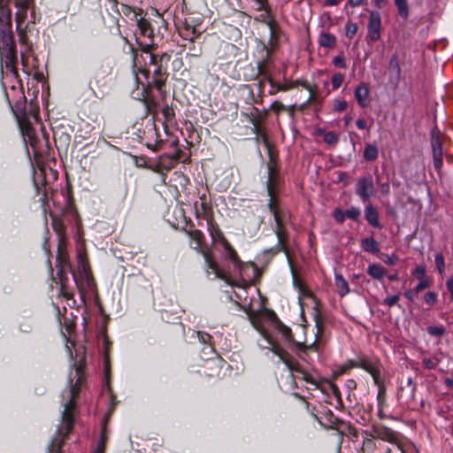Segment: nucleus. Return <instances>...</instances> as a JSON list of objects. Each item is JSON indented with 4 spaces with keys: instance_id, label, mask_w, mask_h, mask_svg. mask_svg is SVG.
I'll list each match as a JSON object with an SVG mask.
<instances>
[{
    "instance_id": "1",
    "label": "nucleus",
    "mask_w": 453,
    "mask_h": 453,
    "mask_svg": "<svg viewBox=\"0 0 453 453\" xmlns=\"http://www.w3.org/2000/svg\"><path fill=\"white\" fill-rule=\"evenodd\" d=\"M134 49L131 46L133 54L134 67L142 73L146 78L149 77L150 70L148 65H154L152 80L149 81V87H155L161 96L162 100L166 96L165 82L168 78L167 65L171 59L169 53L156 55L151 52L153 47Z\"/></svg>"
},
{
    "instance_id": "2",
    "label": "nucleus",
    "mask_w": 453,
    "mask_h": 453,
    "mask_svg": "<svg viewBox=\"0 0 453 453\" xmlns=\"http://www.w3.org/2000/svg\"><path fill=\"white\" fill-rule=\"evenodd\" d=\"M0 60L5 68L18 77V52L12 32V11L7 0H0Z\"/></svg>"
},
{
    "instance_id": "3",
    "label": "nucleus",
    "mask_w": 453,
    "mask_h": 453,
    "mask_svg": "<svg viewBox=\"0 0 453 453\" xmlns=\"http://www.w3.org/2000/svg\"><path fill=\"white\" fill-rule=\"evenodd\" d=\"M86 374L82 363L75 364L74 369L69 374L68 389L62 393L64 411L62 413V426L59 429L61 434L67 435L73 429L74 423V411L76 408V398L85 384Z\"/></svg>"
},
{
    "instance_id": "4",
    "label": "nucleus",
    "mask_w": 453,
    "mask_h": 453,
    "mask_svg": "<svg viewBox=\"0 0 453 453\" xmlns=\"http://www.w3.org/2000/svg\"><path fill=\"white\" fill-rule=\"evenodd\" d=\"M65 205L60 214L50 212L52 227L58 238V259L65 260L68 256L67 251V228L79 226L80 218L70 197H65Z\"/></svg>"
},
{
    "instance_id": "5",
    "label": "nucleus",
    "mask_w": 453,
    "mask_h": 453,
    "mask_svg": "<svg viewBox=\"0 0 453 453\" xmlns=\"http://www.w3.org/2000/svg\"><path fill=\"white\" fill-rule=\"evenodd\" d=\"M182 230L195 242L196 246L193 248L203 255L208 273H210L209 270H211V273L215 274V278L223 280L228 283L229 275L219 266V263L215 260L211 250L206 244L203 233L201 230L196 229L191 221L187 223Z\"/></svg>"
},
{
    "instance_id": "6",
    "label": "nucleus",
    "mask_w": 453,
    "mask_h": 453,
    "mask_svg": "<svg viewBox=\"0 0 453 453\" xmlns=\"http://www.w3.org/2000/svg\"><path fill=\"white\" fill-rule=\"evenodd\" d=\"M268 341V348L273 353L277 355L280 359L288 366L289 371L293 373L295 379L303 380L307 383L315 386H319L318 380L305 371L303 366L296 361L284 348H282L276 341L269 336H265Z\"/></svg>"
},
{
    "instance_id": "7",
    "label": "nucleus",
    "mask_w": 453,
    "mask_h": 453,
    "mask_svg": "<svg viewBox=\"0 0 453 453\" xmlns=\"http://www.w3.org/2000/svg\"><path fill=\"white\" fill-rule=\"evenodd\" d=\"M315 322L317 328L316 340L311 344L296 342L294 340L291 329L280 321L276 324V329L281 334V337L285 342L292 343L296 347L298 356L302 359H305L304 356L307 355L310 351H319V344L323 339L325 326L324 322L319 315L316 316Z\"/></svg>"
},
{
    "instance_id": "8",
    "label": "nucleus",
    "mask_w": 453,
    "mask_h": 453,
    "mask_svg": "<svg viewBox=\"0 0 453 453\" xmlns=\"http://www.w3.org/2000/svg\"><path fill=\"white\" fill-rule=\"evenodd\" d=\"M65 260L58 259V255H57V276L59 279V284H60V289H59V296L64 297L67 302L73 300V304L75 303V301L73 300L74 293L73 289L68 285V278L66 276V273L69 271L72 273L73 277L75 280V283L77 287H80L79 280L77 278V275L74 272H73L71 264L69 261V256H65Z\"/></svg>"
},
{
    "instance_id": "9",
    "label": "nucleus",
    "mask_w": 453,
    "mask_h": 453,
    "mask_svg": "<svg viewBox=\"0 0 453 453\" xmlns=\"http://www.w3.org/2000/svg\"><path fill=\"white\" fill-rule=\"evenodd\" d=\"M24 140L31 146L35 157H41L48 153L50 149V134L45 127L41 126L40 133L36 134L31 125V132H22Z\"/></svg>"
},
{
    "instance_id": "10",
    "label": "nucleus",
    "mask_w": 453,
    "mask_h": 453,
    "mask_svg": "<svg viewBox=\"0 0 453 453\" xmlns=\"http://www.w3.org/2000/svg\"><path fill=\"white\" fill-rule=\"evenodd\" d=\"M220 246L222 247L221 254L223 258L232 263L234 270L240 274L241 277H243L246 270L249 268H252L254 272L257 271V267L254 263H244L240 259L236 250L231 245L228 240L222 243Z\"/></svg>"
},
{
    "instance_id": "11",
    "label": "nucleus",
    "mask_w": 453,
    "mask_h": 453,
    "mask_svg": "<svg viewBox=\"0 0 453 453\" xmlns=\"http://www.w3.org/2000/svg\"><path fill=\"white\" fill-rule=\"evenodd\" d=\"M213 356L214 357L202 356V358L204 359V364L200 372L209 378L220 379L222 377V372L225 369H228L229 365L217 353Z\"/></svg>"
},
{
    "instance_id": "12",
    "label": "nucleus",
    "mask_w": 453,
    "mask_h": 453,
    "mask_svg": "<svg viewBox=\"0 0 453 453\" xmlns=\"http://www.w3.org/2000/svg\"><path fill=\"white\" fill-rule=\"evenodd\" d=\"M137 31L134 33L140 47H154V30L150 21L143 18L136 19Z\"/></svg>"
},
{
    "instance_id": "13",
    "label": "nucleus",
    "mask_w": 453,
    "mask_h": 453,
    "mask_svg": "<svg viewBox=\"0 0 453 453\" xmlns=\"http://www.w3.org/2000/svg\"><path fill=\"white\" fill-rule=\"evenodd\" d=\"M443 141V134L439 131L437 127L434 128L431 133V147L433 150L434 166L438 173L442 167Z\"/></svg>"
},
{
    "instance_id": "14",
    "label": "nucleus",
    "mask_w": 453,
    "mask_h": 453,
    "mask_svg": "<svg viewBox=\"0 0 453 453\" xmlns=\"http://www.w3.org/2000/svg\"><path fill=\"white\" fill-rule=\"evenodd\" d=\"M381 16L378 11H369L366 41L376 42L381 37Z\"/></svg>"
},
{
    "instance_id": "15",
    "label": "nucleus",
    "mask_w": 453,
    "mask_h": 453,
    "mask_svg": "<svg viewBox=\"0 0 453 453\" xmlns=\"http://www.w3.org/2000/svg\"><path fill=\"white\" fill-rule=\"evenodd\" d=\"M375 188L372 177L368 174L360 178L356 185V194L365 203L374 195Z\"/></svg>"
},
{
    "instance_id": "16",
    "label": "nucleus",
    "mask_w": 453,
    "mask_h": 453,
    "mask_svg": "<svg viewBox=\"0 0 453 453\" xmlns=\"http://www.w3.org/2000/svg\"><path fill=\"white\" fill-rule=\"evenodd\" d=\"M378 361L372 360L366 357H359L357 361H351L350 367L362 368L369 372L373 380L374 383H378L380 376V367Z\"/></svg>"
},
{
    "instance_id": "17",
    "label": "nucleus",
    "mask_w": 453,
    "mask_h": 453,
    "mask_svg": "<svg viewBox=\"0 0 453 453\" xmlns=\"http://www.w3.org/2000/svg\"><path fill=\"white\" fill-rule=\"evenodd\" d=\"M26 97L20 96L14 106H12V111L18 120L21 132H31V122L25 111Z\"/></svg>"
},
{
    "instance_id": "18",
    "label": "nucleus",
    "mask_w": 453,
    "mask_h": 453,
    "mask_svg": "<svg viewBox=\"0 0 453 453\" xmlns=\"http://www.w3.org/2000/svg\"><path fill=\"white\" fill-rule=\"evenodd\" d=\"M274 233L277 235L278 238V244L275 247L277 249V252L283 251L289 262V264H292V257L290 255L288 244V233L287 230V227L284 223L276 224L274 228Z\"/></svg>"
},
{
    "instance_id": "19",
    "label": "nucleus",
    "mask_w": 453,
    "mask_h": 453,
    "mask_svg": "<svg viewBox=\"0 0 453 453\" xmlns=\"http://www.w3.org/2000/svg\"><path fill=\"white\" fill-rule=\"evenodd\" d=\"M266 25L270 29V48H267L271 53L278 47L279 40L280 39L283 31L273 14H267Z\"/></svg>"
},
{
    "instance_id": "20",
    "label": "nucleus",
    "mask_w": 453,
    "mask_h": 453,
    "mask_svg": "<svg viewBox=\"0 0 453 453\" xmlns=\"http://www.w3.org/2000/svg\"><path fill=\"white\" fill-rule=\"evenodd\" d=\"M281 178L280 174V170L278 169H268V177L266 181V189L268 196H270L269 200H274V202H279L276 198L278 193V188L280 185Z\"/></svg>"
},
{
    "instance_id": "21",
    "label": "nucleus",
    "mask_w": 453,
    "mask_h": 453,
    "mask_svg": "<svg viewBox=\"0 0 453 453\" xmlns=\"http://www.w3.org/2000/svg\"><path fill=\"white\" fill-rule=\"evenodd\" d=\"M374 437L395 444L400 448V434L389 427L384 426L375 427Z\"/></svg>"
},
{
    "instance_id": "22",
    "label": "nucleus",
    "mask_w": 453,
    "mask_h": 453,
    "mask_svg": "<svg viewBox=\"0 0 453 453\" xmlns=\"http://www.w3.org/2000/svg\"><path fill=\"white\" fill-rule=\"evenodd\" d=\"M33 0H15V5L17 7L16 12V28L23 27L24 23L27 18V10Z\"/></svg>"
},
{
    "instance_id": "23",
    "label": "nucleus",
    "mask_w": 453,
    "mask_h": 453,
    "mask_svg": "<svg viewBox=\"0 0 453 453\" xmlns=\"http://www.w3.org/2000/svg\"><path fill=\"white\" fill-rule=\"evenodd\" d=\"M354 96L358 104V105L362 108H366L370 104V90L365 82H361L354 91Z\"/></svg>"
},
{
    "instance_id": "24",
    "label": "nucleus",
    "mask_w": 453,
    "mask_h": 453,
    "mask_svg": "<svg viewBox=\"0 0 453 453\" xmlns=\"http://www.w3.org/2000/svg\"><path fill=\"white\" fill-rule=\"evenodd\" d=\"M207 229L214 244L221 245L227 241L219 225L213 220V219H208Z\"/></svg>"
},
{
    "instance_id": "25",
    "label": "nucleus",
    "mask_w": 453,
    "mask_h": 453,
    "mask_svg": "<svg viewBox=\"0 0 453 453\" xmlns=\"http://www.w3.org/2000/svg\"><path fill=\"white\" fill-rule=\"evenodd\" d=\"M194 211L197 219H206V221L212 219V217L210 216L211 209L206 203L205 194L200 196V202H196L194 203Z\"/></svg>"
},
{
    "instance_id": "26",
    "label": "nucleus",
    "mask_w": 453,
    "mask_h": 453,
    "mask_svg": "<svg viewBox=\"0 0 453 453\" xmlns=\"http://www.w3.org/2000/svg\"><path fill=\"white\" fill-rule=\"evenodd\" d=\"M179 35L184 39L194 42L198 38L201 32L195 25L188 23L187 20L179 27Z\"/></svg>"
},
{
    "instance_id": "27",
    "label": "nucleus",
    "mask_w": 453,
    "mask_h": 453,
    "mask_svg": "<svg viewBox=\"0 0 453 453\" xmlns=\"http://www.w3.org/2000/svg\"><path fill=\"white\" fill-rule=\"evenodd\" d=\"M152 88L153 86L149 87V83L147 84L143 103L146 106L147 113L155 117L158 113L159 104L151 93ZM154 88H156L154 87Z\"/></svg>"
},
{
    "instance_id": "28",
    "label": "nucleus",
    "mask_w": 453,
    "mask_h": 453,
    "mask_svg": "<svg viewBox=\"0 0 453 453\" xmlns=\"http://www.w3.org/2000/svg\"><path fill=\"white\" fill-rule=\"evenodd\" d=\"M388 68L390 71L389 83L394 87H397L401 79V68L396 55L390 58Z\"/></svg>"
},
{
    "instance_id": "29",
    "label": "nucleus",
    "mask_w": 453,
    "mask_h": 453,
    "mask_svg": "<svg viewBox=\"0 0 453 453\" xmlns=\"http://www.w3.org/2000/svg\"><path fill=\"white\" fill-rule=\"evenodd\" d=\"M285 91L297 88L298 86H302L305 89H307L310 92V97L308 99V103L312 102L315 99L316 93H317V88L312 87L306 81L303 80H296L290 82H286L283 84Z\"/></svg>"
},
{
    "instance_id": "30",
    "label": "nucleus",
    "mask_w": 453,
    "mask_h": 453,
    "mask_svg": "<svg viewBox=\"0 0 453 453\" xmlns=\"http://www.w3.org/2000/svg\"><path fill=\"white\" fill-rule=\"evenodd\" d=\"M264 49L265 50V57L257 64L258 73L264 77L263 81H266L270 85H272L275 81L266 71L267 65L271 62V51L265 46H264Z\"/></svg>"
},
{
    "instance_id": "31",
    "label": "nucleus",
    "mask_w": 453,
    "mask_h": 453,
    "mask_svg": "<svg viewBox=\"0 0 453 453\" xmlns=\"http://www.w3.org/2000/svg\"><path fill=\"white\" fill-rule=\"evenodd\" d=\"M264 49L265 50V57L257 64L258 73L264 77L263 81H266L270 85H272L275 81L266 71L267 65L271 62V51L265 46H264Z\"/></svg>"
},
{
    "instance_id": "32",
    "label": "nucleus",
    "mask_w": 453,
    "mask_h": 453,
    "mask_svg": "<svg viewBox=\"0 0 453 453\" xmlns=\"http://www.w3.org/2000/svg\"><path fill=\"white\" fill-rule=\"evenodd\" d=\"M365 218L372 227L380 229L382 225L379 219V211L372 204L368 203L365 208Z\"/></svg>"
},
{
    "instance_id": "33",
    "label": "nucleus",
    "mask_w": 453,
    "mask_h": 453,
    "mask_svg": "<svg viewBox=\"0 0 453 453\" xmlns=\"http://www.w3.org/2000/svg\"><path fill=\"white\" fill-rule=\"evenodd\" d=\"M197 337L200 341V342L205 344L206 346L202 350V356H211V355H216L215 349L212 345V336L205 332L203 331H196Z\"/></svg>"
},
{
    "instance_id": "34",
    "label": "nucleus",
    "mask_w": 453,
    "mask_h": 453,
    "mask_svg": "<svg viewBox=\"0 0 453 453\" xmlns=\"http://www.w3.org/2000/svg\"><path fill=\"white\" fill-rule=\"evenodd\" d=\"M28 27H29V24L27 23L25 25V27H19V28H16V30H17L18 36H19V43H20V45L22 47L21 50L33 51V44L28 40V37H27V31L28 29Z\"/></svg>"
},
{
    "instance_id": "35",
    "label": "nucleus",
    "mask_w": 453,
    "mask_h": 453,
    "mask_svg": "<svg viewBox=\"0 0 453 453\" xmlns=\"http://www.w3.org/2000/svg\"><path fill=\"white\" fill-rule=\"evenodd\" d=\"M367 273L374 280H381L387 275V270L380 264L369 265Z\"/></svg>"
},
{
    "instance_id": "36",
    "label": "nucleus",
    "mask_w": 453,
    "mask_h": 453,
    "mask_svg": "<svg viewBox=\"0 0 453 453\" xmlns=\"http://www.w3.org/2000/svg\"><path fill=\"white\" fill-rule=\"evenodd\" d=\"M363 250L372 254H377L380 251L378 242L372 237H367L361 240L360 242Z\"/></svg>"
},
{
    "instance_id": "37",
    "label": "nucleus",
    "mask_w": 453,
    "mask_h": 453,
    "mask_svg": "<svg viewBox=\"0 0 453 453\" xmlns=\"http://www.w3.org/2000/svg\"><path fill=\"white\" fill-rule=\"evenodd\" d=\"M269 211L273 213L275 224L284 223L285 214L280 209L279 202H274V200H269L268 203Z\"/></svg>"
},
{
    "instance_id": "38",
    "label": "nucleus",
    "mask_w": 453,
    "mask_h": 453,
    "mask_svg": "<svg viewBox=\"0 0 453 453\" xmlns=\"http://www.w3.org/2000/svg\"><path fill=\"white\" fill-rule=\"evenodd\" d=\"M161 113L164 117V124L165 126H172L175 123V112L172 106L168 104L164 105L161 109Z\"/></svg>"
},
{
    "instance_id": "39",
    "label": "nucleus",
    "mask_w": 453,
    "mask_h": 453,
    "mask_svg": "<svg viewBox=\"0 0 453 453\" xmlns=\"http://www.w3.org/2000/svg\"><path fill=\"white\" fill-rule=\"evenodd\" d=\"M178 143L179 141L177 139L171 142V146L175 149V151L172 155L166 157L171 161V165L168 167V169L172 168L175 164L182 159L183 151L177 148Z\"/></svg>"
},
{
    "instance_id": "40",
    "label": "nucleus",
    "mask_w": 453,
    "mask_h": 453,
    "mask_svg": "<svg viewBox=\"0 0 453 453\" xmlns=\"http://www.w3.org/2000/svg\"><path fill=\"white\" fill-rule=\"evenodd\" d=\"M379 151L378 148L374 144H366L364 150V159L368 162L375 161L378 158Z\"/></svg>"
},
{
    "instance_id": "41",
    "label": "nucleus",
    "mask_w": 453,
    "mask_h": 453,
    "mask_svg": "<svg viewBox=\"0 0 453 453\" xmlns=\"http://www.w3.org/2000/svg\"><path fill=\"white\" fill-rule=\"evenodd\" d=\"M335 286L341 296H344L349 293V283L341 274L335 275Z\"/></svg>"
},
{
    "instance_id": "42",
    "label": "nucleus",
    "mask_w": 453,
    "mask_h": 453,
    "mask_svg": "<svg viewBox=\"0 0 453 453\" xmlns=\"http://www.w3.org/2000/svg\"><path fill=\"white\" fill-rule=\"evenodd\" d=\"M336 38L328 33H322L319 38V43L321 47L334 48L335 46Z\"/></svg>"
},
{
    "instance_id": "43",
    "label": "nucleus",
    "mask_w": 453,
    "mask_h": 453,
    "mask_svg": "<svg viewBox=\"0 0 453 453\" xmlns=\"http://www.w3.org/2000/svg\"><path fill=\"white\" fill-rule=\"evenodd\" d=\"M33 51L28 50H21L20 58H21V65L25 73L30 75L32 73L33 67L29 64V58L32 57Z\"/></svg>"
},
{
    "instance_id": "44",
    "label": "nucleus",
    "mask_w": 453,
    "mask_h": 453,
    "mask_svg": "<svg viewBox=\"0 0 453 453\" xmlns=\"http://www.w3.org/2000/svg\"><path fill=\"white\" fill-rule=\"evenodd\" d=\"M379 390L377 395L378 406L380 407V411L383 409L386 403V388L384 386L382 379H379L378 383H374Z\"/></svg>"
},
{
    "instance_id": "45",
    "label": "nucleus",
    "mask_w": 453,
    "mask_h": 453,
    "mask_svg": "<svg viewBox=\"0 0 453 453\" xmlns=\"http://www.w3.org/2000/svg\"><path fill=\"white\" fill-rule=\"evenodd\" d=\"M399 16L406 20L409 18V5L407 0H394Z\"/></svg>"
},
{
    "instance_id": "46",
    "label": "nucleus",
    "mask_w": 453,
    "mask_h": 453,
    "mask_svg": "<svg viewBox=\"0 0 453 453\" xmlns=\"http://www.w3.org/2000/svg\"><path fill=\"white\" fill-rule=\"evenodd\" d=\"M269 157V162L267 164V169H278V152L276 151L273 145L266 148Z\"/></svg>"
},
{
    "instance_id": "47",
    "label": "nucleus",
    "mask_w": 453,
    "mask_h": 453,
    "mask_svg": "<svg viewBox=\"0 0 453 453\" xmlns=\"http://www.w3.org/2000/svg\"><path fill=\"white\" fill-rule=\"evenodd\" d=\"M138 11L139 12H136L132 7H130V6L127 5V4H120V9L118 10V12L119 13H122L123 15H125V16H127L128 18L134 19L135 21H136V19H138L137 16L138 15H142V10L139 9Z\"/></svg>"
},
{
    "instance_id": "48",
    "label": "nucleus",
    "mask_w": 453,
    "mask_h": 453,
    "mask_svg": "<svg viewBox=\"0 0 453 453\" xmlns=\"http://www.w3.org/2000/svg\"><path fill=\"white\" fill-rule=\"evenodd\" d=\"M250 114L244 113V115L248 118L250 122L253 125V127H257V125H261L265 119L259 115V109L254 107Z\"/></svg>"
},
{
    "instance_id": "49",
    "label": "nucleus",
    "mask_w": 453,
    "mask_h": 453,
    "mask_svg": "<svg viewBox=\"0 0 453 453\" xmlns=\"http://www.w3.org/2000/svg\"><path fill=\"white\" fill-rule=\"evenodd\" d=\"M441 362V358L436 356L432 357H424L422 358V365L426 369L433 370L435 369Z\"/></svg>"
},
{
    "instance_id": "50",
    "label": "nucleus",
    "mask_w": 453,
    "mask_h": 453,
    "mask_svg": "<svg viewBox=\"0 0 453 453\" xmlns=\"http://www.w3.org/2000/svg\"><path fill=\"white\" fill-rule=\"evenodd\" d=\"M424 302L426 305H428V309L433 307L438 300V295L434 291H428L424 295Z\"/></svg>"
},
{
    "instance_id": "51",
    "label": "nucleus",
    "mask_w": 453,
    "mask_h": 453,
    "mask_svg": "<svg viewBox=\"0 0 453 453\" xmlns=\"http://www.w3.org/2000/svg\"><path fill=\"white\" fill-rule=\"evenodd\" d=\"M434 264L440 275H443L445 272V261L442 253L439 252L435 255Z\"/></svg>"
},
{
    "instance_id": "52",
    "label": "nucleus",
    "mask_w": 453,
    "mask_h": 453,
    "mask_svg": "<svg viewBox=\"0 0 453 453\" xmlns=\"http://www.w3.org/2000/svg\"><path fill=\"white\" fill-rule=\"evenodd\" d=\"M427 333L435 337H441L445 334L446 329L443 326H430L426 328Z\"/></svg>"
},
{
    "instance_id": "53",
    "label": "nucleus",
    "mask_w": 453,
    "mask_h": 453,
    "mask_svg": "<svg viewBox=\"0 0 453 453\" xmlns=\"http://www.w3.org/2000/svg\"><path fill=\"white\" fill-rule=\"evenodd\" d=\"M358 27L357 23L352 21H348L345 25V35L349 39H352L357 32Z\"/></svg>"
},
{
    "instance_id": "54",
    "label": "nucleus",
    "mask_w": 453,
    "mask_h": 453,
    "mask_svg": "<svg viewBox=\"0 0 453 453\" xmlns=\"http://www.w3.org/2000/svg\"><path fill=\"white\" fill-rule=\"evenodd\" d=\"M64 443V438L60 441L56 438L49 447V453H61V448Z\"/></svg>"
},
{
    "instance_id": "55",
    "label": "nucleus",
    "mask_w": 453,
    "mask_h": 453,
    "mask_svg": "<svg viewBox=\"0 0 453 453\" xmlns=\"http://www.w3.org/2000/svg\"><path fill=\"white\" fill-rule=\"evenodd\" d=\"M343 81L344 75L342 73H338L334 74L331 79L333 89H338L343 83Z\"/></svg>"
},
{
    "instance_id": "56",
    "label": "nucleus",
    "mask_w": 453,
    "mask_h": 453,
    "mask_svg": "<svg viewBox=\"0 0 453 453\" xmlns=\"http://www.w3.org/2000/svg\"><path fill=\"white\" fill-rule=\"evenodd\" d=\"M339 141L338 135L334 132H326L324 134V142L329 145L334 146Z\"/></svg>"
},
{
    "instance_id": "57",
    "label": "nucleus",
    "mask_w": 453,
    "mask_h": 453,
    "mask_svg": "<svg viewBox=\"0 0 453 453\" xmlns=\"http://www.w3.org/2000/svg\"><path fill=\"white\" fill-rule=\"evenodd\" d=\"M346 218L350 219L352 220H357L360 217L361 211L357 207H351L345 211Z\"/></svg>"
},
{
    "instance_id": "58",
    "label": "nucleus",
    "mask_w": 453,
    "mask_h": 453,
    "mask_svg": "<svg viewBox=\"0 0 453 453\" xmlns=\"http://www.w3.org/2000/svg\"><path fill=\"white\" fill-rule=\"evenodd\" d=\"M78 267L79 270L82 271V273L87 276L86 254H83L81 251L78 253Z\"/></svg>"
},
{
    "instance_id": "59",
    "label": "nucleus",
    "mask_w": 453,
    "mask_h": 453,
    "mask_svg": "<svg viewBox=\"0 0 453 453\" xmlns=\"http://www.w3.org/2000/svg\"><path fill=\"white\" fill-rule=\"evenodd\" d=\"M432 280L429 278L419 280V282L416 285L415 291L420 293L422 290L431 287Z\"/></svg>"
},
{
    "instance_id": "60",
    "label": "nucleus",
    "mask_w": 453,
    "mask_h": 453,
    "mask_svg": "<svg viewBox=\"0 0 453 453\" xmlns=\"http://www.w3.org/2000/svg\"><path fill=\"white\" fill-rule=\"evenodd\" d=\"M412 275L418 279V280H423V279H426L427 277L426 276V268L424 265H418L417 266L413 271H412Z\"/></svg>"
},
{
    "instance_id": "61",
    "label": "nucleus",
    "mask_w": 453,
    "mask_h": 453,
    "mask_svg": "<svg viewBox=\"0 0 453 453\" xmlns=\"http://www.w3.org/2000/svg\"><path fill=\"white\" fill-rule=\"evenodd\" d=\"M381 258H382L383 262L388 265H395L398 260L397 257L395 254H392V255L383 254Z\"/></svg>"
},
{
    "instance_id": "62",
    "label": "nucleus",
    "mask_w": 453,
    "mask_h": 453,
    "mask_svg": "<svg viewBox=\"0 0 453 453\" xmlns=\"http://www.w3.org/2000/svg\"><path fill=\"white\" fill-rule=\"evenodd\" d=\"M333 217L338 223H343L346 218V214L345 211H342L340 208H336L334 211Z\"/></svg>"
},
{
    "instance_id": "63",
    "label": "nucleus",
    "mask_w": 453,
    "mask_h": 453,
    "mask_svg": "<svg viewBox=\"0 0 453 453\" xmlns=\"http://www.w3.org/2000/svg\"><path fill=\"white\" fill-rule=\"evenodd\" d=\"M399 299H400V297L398 295L388 296L387 298L384 299L383 304H385L388 307H392V306L397 304Z\"/></svg>"
},
{
    "instance_id": "64",
    "label": "nucleus",
    "mask_w": 453,
    "mask_h": 453,
    "mask_svg": "<svg viewBox=\"0 0 453 453\" xmlns=\"http://www.w3.org/2000/svg\"><path fill=\"white\" fill-rule=\"evenodd\" d=\"M270 86L271 89L269 90V95L271 96H274L280 91H285L283 84L278 83L276 81Z\"/></svg>"
}]
</instances>
